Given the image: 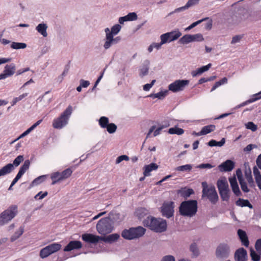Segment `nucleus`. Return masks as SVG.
Listing matches in <instances>:
<instances>
[{
    "label": "nucleus",
    "mask_w": 261,
    "mask_h": 261,
    "mask_svg": "<svg viewBox=\"0 0 261 261\" xmlns=\"http://www.w3.org/2000/svg\"><path fill=\"white\" fill-rule=\"evenodd\" d=\"M144 227L148 228L151 230L156 232L162 233L167 229V221L161 218H155L149 216L142 221Z\"/></svg>",
    "instance_id": "1"
},
{
    "label": "nucleus",
    "mask_w": 261,
    "mask_h": 261,
    "mask_svg": "<svg viewBox=\"0 0 261 261\" xmlns=\"http://www.w3.org/2000/svg\"><path fill=\"white\" fill-rule=\"evenodd\" d=\"M197 212V201L189 200L182 201L179 207V212L182 216L193 217Z\"/></svg>",
    "instance_id": "2"
},
{
    "label": "nucleus",
    "mask_w": 261,
    "mask_h": 261,
    "mask_svg": "<svg viewBox=\"0 0 261 261\" xmlns=\"http://www.w3.org/2000/svg\"><path fill=\"white\" fill-rule=\"evenodd\" d=\"M114 222L110 217H105L98 221L96 225L98 232L106 235L111 232L114 228Z\"/></svg>",
    "instance_id": "3"
},
{
    "label": "nucleus",
    "mask_w": 261,
    "mask_h": 261,
    "mask_svg": "<svg viewBox=\"0 0 261 261\" xmlns=\"http://www.w3.org/2000/svg\"><path fill=\"white\" fill-rule=\"evenodd\" d=\"M201 185L202 187V197H207L212 204H215L218 201L219 197L214 186L211 185L208 187L206 181H203Z\"/></svg>",
    "instance_id": "4"
},
{
    "label": "nucleus",
    "mask_w": 261,
    "mask_h": 261,
    "mask_svg": "<svg viewBox=\"0 0 261 261\" xmlns=\"http://www.w3.org/2000/svg\"><path fill=\"white\" fill-rule=\"evenodd\" d=\"M72 112V107L69 105L60 117L54 120L53 122V127L57 129H61L64 127L68 123Z\"/></svg>",
    "instance_id": "5"
},
{
    "label": "nucleus",
    "mask_w": 261,
    "mask_h": 261,
    "mask_svg": "<svg viewBox=\"0 0 261 261\" xmlns=\"http://www.w3.org/2000/svg\"><path fill=\"white\" fill-rule=\"evenodd\" d=\"M17 206L13 205L0 214V226L7 224L17 214Z\"/></svg>",
    "instance_id": "6"
},
{
    "label": "nucleus",
    "mask_w": 261,
    "mask_h": 261,
    "mask_svg": "<svg viewBox=\"0 0 261 261\" xmlns=\"http://www.w3.org/2000/svg\"><path fill=\"white\" fill-rule=\"evenodd\" d=\"M230 246L226 243H221L218 245L216 249L215 255L221 260L227 258L230 254Z\"/></svg>",
    "instance_id": "7"
},
{
    "label": "nucleus",
    "mask_w": 261,
    "mask_h": 261,
    "mask_svg": "<svg viewBox=\"0 0 261 261\" xmlns=\"http://www.w3.org/2000/svg\"><path fill=\"white\" fill-rule=\"evenodd\" d=\"M190 81L188 80H177L168 86L169 90L176 93L181 91L188 86Z\"/></svg>",
    "instance_id": "8"
},
{
    "label": "nucleus",
    "mask_w": 261,
    "mask_h": 261,
    "mask_svg": "<svg viewBox=\"0 0 261 261\" xmlns=\"http://www.w3.org/2000/svg\"><path fill=\"white\" fill-rule=\"evenodd\" d=\"M174 202L173 201L165 202L161 207V213L163 217L170 218L174 215Z\"/></svg>",
    "instance_id": "9"
},
{
    "label": "nucleus",
    "mask_w": 261,
    "mask_h": 261,
    "mask_svg": "<svg viewBox=\"0 0 261 261\" xmlns=\"http://www.w3.org/2000/svg\"><path fill=\"white\" fill-rule=\"evenodd\" d=\"M16 70V66L14 63L5 66L3 73L0 74V80L5 79L7 77L13 75Z\"/></svg>",
    "instance_id": "10"
},
{
    "label": "nucleus",
    "mask_w": 261,
    "mask_h": 261,
    "mask_svg": "<svg viewBox=\"0 0 261 261\" xmlns=\"http://www.w3.org/2000/svg\"><path fill=\"white\" fill-rule=\"evenodd\" d=\"M181 35V33L177 29L170 32H167L161 35L163 38L167 40V42H171L177 40Z\"/></svg>",
    "instance_id": "11"
},
{
    "label": "nucleus",
    "mask_w": 261,
    "mask_h": 261,
    "mask_svg": "<svg viewBox=\"0 0 261 261\" xmlns=\"http://www.w3.org/2000/svg\"><path fill=\"white\" fill-rule=\"evenodd\" d=\"M2 36V35H0V38H1ZM0 41L4 45L8 44L11 43L10 47L13 49H24L27 46V44L25 43L11 42V41L4 38H0Z\"/></svg>",
    "instance_id": "12"
},
{
    "label": "nucleus",
    "mask_w": 261,
    "mask_h": 261,
    "mask_svg": "<svg viewBox=\"0 0 261 261\" xmlns=\"http://www.w3.org/2000/svg\"><path fill=\"white\" fill-rule=\"evenodd\" d=\"M234 258L235 261H247L248 255L246 250L243 247L237 249L234 252Z\"/></svg>",
    "instance_id": "13"
},
{
    "label": "nucleus",
    "mask_w": 261,
    "mask_h": 261,
    "mask_svg": "<svg viewBox=\"0 0 261 261\" xmlns=\"http://www.w3.org/2000/svg\"><path fill=\"white\" fill-rule=\"evenodd\" d=\"M235 166V163L231 160H227L218 166V169L220 172H230L233 170Z\"/></svg>",
    "instance_id": "14"
},
{
    "label": "nucleus",
    "mask_w": 261,
    "mask_h": 261,
    "mask_svg": "<svg viewBox=\"0 0 261 261\" xmlns=\"http://www.w3.org/2000/svg\"><path fill=\"white\" fill-rule=\"evenodd\" d=\"M82 240L88 243L96 244L101 240V236H96L92 233H85L82 236Z\"/></svg>",
    "instance_id": "15"
},
{
    "label": "nucleus",
    "mask_w": 261,
    "mask_h": 261,
    "mask_svg": "<svg viewBox=\"0 0 261 261\" xmlns=\"http://www.w3.org/2000/svg\"><path fill=\"white\" fill-rule=\"evenodd\" d=\"M200 0H188L185 6L175 9L174 11L169 13L168 16L171 15L175 13H179L185 11L189 8L198 4Z\"/></svg>",
    "instance_id": "16"
},
{
    "label": "nucleus",
    "mask_w": 261,
    "mask_h": 261,
    "mask_svg": "<svg viewBox=\"0 0 261 261\" xmlns=\"http://www.w3.org/2000/svg\"><path fill=\"white\" fill-rule=\"evenodd\" d=\"M237 234L242 245L248 247L249 245V241L246 231L241 229H239L237 231Z\"/></svg>",
    "instance_id": "17"
},
{
    "label": "nucleus",
    "mask_w": 261,
    "mask_h": 261,
    "mask_svg": "<svg viewBox=\"0 0 261 261\" xmlns=\"http://www.w3.org/2000/svg\"><path fill=\"white\" fill-rule=\"evenodd\" d=\"M245 167V176L249 184V186L252 188L255 187L254 182L251 174V170L248 166V163L244 164Z\"/></svg>",
    "instance_id": "18"
},
{
    "label": "nucleus",
    "mask_w": 261,
    "mask_h": 261,
    "mask_svg": "<svg viewBox=\"0 0 261 261\" xmlns=\"http://www.w3.org/2000/svg\"><path fill=\"white\" fill-rule=\"evenodd\" d=\"M82 247V244L80 241H71L65 247L64 251L65 252H69L74 249H79Z\"/></svg>",
    "instance_id": "19"
},
{
    "label": "nucleus",
    "mask_w": 261,
    "mask_h": 261,
    "mask_svg": "<svg viewBox=\"0 0 261 261\" xmlns=\"http://www.w3.org/2000/svg\"><path fill=\"white\" fill-rule=\"evenodd\" d=\"M131 229L133 233L134 239L142 237L146 232V229L141 226L136 227H131Z\"/></svg>",
    "instance_id": "20"
},
{
    "label": "nucleus",
    "mask_w": 261,
    "mask_h": 261,
    "mask_svg": "<svg viewBox=\"0 0 261 261\" xmlns=\"http://www.w3.org/2000/svg\"><path fill=\"white\" fill-rule=\"evenodd\" d=\"M212 64L209 63L205 66H203L200 68H197L195 70H193L191 72V75L193 77H195L197 75H200L203 72L207 71L211 67Z\"/></svg>",
    "instance_id": "21"
},
{
    "label": "nucleus",
    "mask_w": 261,
    "mask_h": 261,
    "mask_svg": "<svg viewBox=\"0 0 261 261\" xmlns=\"http://www.w3.org/2000/svg\"><path fill=\"white\" fill-rule=\"evenodd\" d=\"M119 237L120 236L118 233H113L107 237H101V241L106 243L112 244L116 242Z\"/></svg>",
    "instance_id": "22"
},
{
    "label": "nucleus",
    "mask_w": 261,
    "mask_h": 261,
    "mask_svg": "<svg viewBox=\"0 0 261 261\" xmlns=\"http://www.w3.org/2000/svg\"><path fill=\"white\" fill-rule=\"evenodd\" d=\"M217 186L219 192L229 189V186L225 178L218 179L217 182Z\"/></svg>",
    "instance_id": "23"
},
{
    "label": "nucleus",
    "mask_w": 261,
    "mask_h": 261,
    "mask_svg": "<svg viewBox=\"0 0 261 261\" xmlns=\"http://www.w3.org/2000/svg\"><path fill=\"white\" fill-rule=\"evenodd\" d=\"M158 165L156 163H151V164L145 165L144 168L143 174L144 176H149L150 172L153 170H155L158 168Z\"/></svg>",
    "instance_id": "24"
},
{
    "label": "nucleus",
    "mask_w": 261,
    "mask_h": 261,
    "mask_svg": "<svg viewBox=\"0 0 261 261\" xmlns=\"http://www.w3.org/2000/svg\"><path fill=\"white\" fill-rule=\"evenodd\" d=\"M14 170L13 165L9 163L0 169V176H4L6 174L10 173Z\"/></svg>",
    "instance_id": "25"
},
{
    "label": "nucleus",
    "mask_w": 261,
    "mask_h": 261,
    "mask_svg": "<svg viewBox=\"0 0 261 261\" xmlns=\"http://www.w3.org/2000/svg\"><path fill=\"white\" fill-rule=\"evenodd\" d=\"M236 204L240 207H248L249 208H253V205L250 203L248 199H244L239 198L236 201Z\"/></svg>",
    "instance_id": "26"
},
{
    "label": "nucleus",
    "mask_w": 261,
    "mask_h": 261,
    "mask_svg": "<svg viewBox=\"0 0 261 261\" xmlns=\"http://www.w3.org/2000/svg\"><path fill=\"white\" fill-rule=\"evenodd\" d=\"M42 120H38L36 123L33 124L30 127L27 129L25 131H24L23 133H22L20 136L16 140H18L20 138H23L28 135L30 133H31L33 130H34L38 125H39L41 122H42Z\"/></svg>",
    "instance_id": "27"
},
{
    "label": "nucleus",
    "mask_w": 261,
    "mask_h": 261,
    "mask_svg": "<svg viewBox=\"0 0 261 261\" xmlns=\"http://www.w3.org/2000/svg\"><path fill=\"white\" fill-rule=\"evenodd\" d=\"M47 28V25L46 24L44 23H39L36 28V30L41 34L43 37H46L47 36V33L46 32V30Z\"/></svg>",
    "instance_id": "28"
},
{
    "label": "nucleus",
    "mask_w": 261,
    "mask_h": 261,
    "mask_svg": "<svg viewBox=\"0 0 261 261\" xmlns=\"http://www.w3.org/2000/svg\"><path fill=\"white\" fill-rule=\"evenodd\" d=\"M105 40L103 47L105 49H108L113 45L116 44L114 41V36L109 35L108 38H105Z\"/></svg>",
    "instance_id": "29"
},
{
    "label": "nucleus",
    "mask_w": 261,
    "mask_h": 261,
    "mask_svg": "<svg viewBox=\"0 0 261 261\" xmlns=\"http://www.w3.org/2000/svg\"><path fill=\"white\" fill-rule=\"evenodd\" d=\"M146 64H143L142 68L140 69L139 75L141 77L147 75L149 69V62L148 60L145 61Z\"/></svg>",
    "instance_id": "30"
},
{
    "label": "nucleus",
    "mask_w": 261,
    "mask_h": 261,
    "mask_svg": "<svg viewBox=\"0 0 261 261\" xmlns=\"http://www.w3.org/2000/svg\"><path fill=\"white\" fill-rule=\"evenodd\" d=\"M61 245L59 243H54L46 246L50 254L59 251L61 248Z\"/></svg>",
    "instance_id": "31"
},
{
    "label": "nucleus",
    "mask_w": 261,
    "mask_h": 261,
    "mask_svg": "<svg viewBox=\"0 0 261 261\" xmlns=\"http://www.w3.org/2000/svg\"><path fill=\"white\" fill-rule=\"evenodd\" d=\"M133 233L131 228L125 229L122 231L121 236L126 240H131L134 239Z\"/></svg>",
    "instance_id": "32"
},
{
    "label": "nucleus",
    "mask_w": 261,
    "mask_h": 261,
    "mask_svg": "<svg viewBox=\"0 0 261 261\" xmlns=\"http://www.w3.org/2000/svg\"><path fill=\"white\" fill-rule=\"evenodd\" d=\"M47 175H43L38 176V177L34 179L30 185V188H32L34 186H37L42 182H43L46 179Z\"/></svg>",
    "instance_id": "33"
},
{
    "label": "nucleus",
    "mask_w": 261,
    "mask_h": 261,
    "mask_svg": "<svg viewBox=\"0 0 261 261\" xmlns=\"http://www.w3.org/2000/svg\"><path fill=\"white\" fill-rule=\"evenodd\" d=\"M190 251L192 253V257H197L199 255V251L196 243H192L189 248Z\"/></svg>",
    "instance_id": "34"
},
{
    "label": "nucleus",
    "mask_w": 261,
    "mask_h": 261,
    "mask_svg": "<svg viewBox=\"0 0 261 261\" xmlns=\"http://www.w3.org/2000/svg\"><path fill=\"white\" fill-rule=\"evenodd\" d=\"M24 225L21 226L19 227V230L17 231H16L15 232V233H14V234H13L11 236V237L10 238L11 241L12 242H14L15 241H16L17 239H18L23 234V233L24 232Z\"/></svg>",
    "instance_id": "35"
},
{
    "label": "nucleus",
    "mask_w": 261,
    "mask_h": 261,
    "mask_svg": "<svg viewBox=\"0 0 261 261\" xmlns=\"http://www.w3.org/2000/svg\"><path fill=\"white\" fill-rule=\"evenodd\" d=\"M192 42V35L191 34H186L184 35L178 41V43L181 44H187Z\"/></svg>",
    "instance_id": "36"
},
{
    "label": "nucleus",
    "mask_w": 261,
    "mask_h": 261,
    "mask_svg": "<svg viewBox=\"0 0 261 261\" xmlns=\"http://www.w3.org/2000/svg\"><path fill=\"white\" fill-rule=\"evenodd\" d=\"M250 255L252 261H259L261 252L255 251L252 248H250Z\"/></svg>",
    "instance_id": "37"
},
{
    "label": "nucleus",
    "mask_w": 261,
    "mask_h": 261,
    "mask_svg": "<svg viewBox=\"0 0 261 261\" xmlns=\"http://www.w3.org/2000/svg\"><path fill=\"white\" fill-rule=\"evenodd\" d=\"M178 193L180 194L181 196L185 198H187L190 197L191 195L194 193V191L192 189H188L186 188L182 189L179 191Z\"/></svg>",
    "instance_id": "38"
},
{
    "label": "nucleus",
    "mask_w": 261,
    "mask_h": 261,
    "mask_svg": "<svg viewBox=\"0 0 261 261\" xmlns=\"http://www.w3.org/2000/svg\"><path fill=\"white\" fill-rule=\"evenodd\" d=\"M216 126L214 124H210L204 126L202 128L200 134H202V135H206L211 133L212 132H213Z\"/></svg>",
    "instance_id": "39"
},
{
    "label": "nucleus",
    "mask_w": 261,
    "mask_h": 261,
    "mask_svg": "<svg viewBox=\"0 0 261 261\" xmlns=\"http://www.w3.org/2000/svg\"><path fill=\"white\" fill-rule=\"evenodd\" d=\"M148 214V211L144 207H140L136 211V216L141 219Z\"/></svg>",
    "instance_id": "40"
},
{
    "label": "nucleus",
    "mask_w": 261,
    "mask_h": 261,
    "mask_svg": "<svg viewBox=\"0 0 261 261\" xmlns=\"http://www.w3.org/2000/svg\"><path fill=\"white\" fill-rule=\"evenodd\" d=\"M61 176L60 172H59L53 173L50 176V178L52 180L51 185H54L59 181L62 180V179H60L61 178Z\"/></svg>",
    "instance_id": "41"
},
{
    "label": "nucleus",
    "mask_w": 261,
    "mask_h": 261,
    "mask_svg": "<svg viewBox=\"0 0 261 261\" xmlns=\"http://www.w3.org/2000/svg\"><path fill=\"white\" fill-rule=\"evenodd\" d=\"M230 191L229 189H226L225 191L219 192V194L222 200L228 201L230 198Z\"/></svg>",
    "instance_id": "42"
},
{
    "label": "nucleus",
    "mask_w": 261,
    "mask_h": 261,
    "mask_svg": "<svg viewBox=\"0 0 261 261\" xmlns=\"http://www.w3.org/2000/svg\"><path fill=\"white\" fill-rule=\"evenodd\" d=\"M168 132L170 134H176L178 135H181L184 133V130L181 128L174 127L169 128Z\"/></svg>",
    "instance_id": "43"
},
{
    "label": "nucleus",
    "mask_w": 261,
    "mask_h": 261,
    "mask_svg": "<svg viewBox=\"0 0 261 261\" xmlns=\"http://www.w3.org/2000/svg\"><path fill=\"white\" fill-rule=\"evenodd\" d=\"M192 169V166L191 164H186L185 165L177 167L175 170L178 171L190 172Z\"/></svg>",
    "instance_id": "44"
},
{
    "label": "nucleus",
    "mask_w": 261,
    "mask_h": 261,
    "mask_svg": "<svg viewBox=\"0 0 261 261\" xmlns=\"http://www.w3.org/2000/svg\"><path fill=\"white\" fill-rule=\"evenodd\" d=\"M72 170L70 168H67L62 172H60L61 177L63 180L65 179L70 177L72 173Z\"/></svg>",
    "instance_id": "45"
},
{
    "label": "nucleus",
    "mask_w": 261,
    "mask_h": 261,
    "mask_svg": "<svg viewBox=\"0 0 261 261\" xmlns=\"http://www.w3.org/2000/svg\"><path fill=\"white\" fill-rule=\"evenodd\" d=\"M31 162L29 160H26L23 165L20 167L19 171L23 174L29 169Z\"/></svg>",
    "instance_id": "46"
},
{
    "label": "nucleus",
    "mask_w": 261,
    "mask_h": 261,
    "mask_svg": "<svg viewBox=\"0 0 261 261\" xmlns=\"http://www.w3.org/2000/svg\"><path fill=\"white\" fill-rule=\"evenodd\" d=\"M227 79L225 77H223L220 81L216 82L215 84L212 87L211 91L212 92L216 90L218 87L222 85L227 83Z\"/></svg>",
    "instance_id": "47"
},
{
    "label": "nucleus",
    "mask_w": 261,
    "mask_h": 261,
    "mask_svg": "<svg viewBox=\"0 0 261 261\" xmlns=\"http://www.w3.org/2000/svg\"><path fill=\"white\" fill-rule=\"evenodd\" d=\"M109 120L108 117L102 116L99 120V124L102 128H106L109 125Z\"/></svg>",
    "instance_id": "48"
},
{
    "label": "nucleus",
    "mask_w": 261,
    "mask_h": 261,
    "mask_svg": "<svg viewBox=\"0 0 261 261\" xmlns=\"http://www.w3.org/2000/svg\"><path fill=\"white\" fill-rule=\"evenodd\" d=\"M121 26L119 24H116L113 25L111 29V34L110 35L115 36L120 31Z\"/></svg>",
    "instance_id": "49"
},
{
    "label": "nucleus",
    "mask_w": 261,
    "mask_h": 261,
    "mask_svg": "<svg viewBox=\"0 0 261 261\" xmlns=\"http://www.w3.org/2000/svg\"><path fill=\"white\" fill-rule=\"evenodd\" d=\"M207 19H209V18L208 17H205V18H204L202 19H200L197 21H195L193 23H192L191 25H190L188 27H187L186 29H185V31H189L191 29H193V28L195 27L196 25H197L198 24H200V23H201L202 22H203V21H205V20H206Z\"/></svg>",
    "instance_id": "50"
},
{
    "label": "nucleus",
    "mask_w": 261,
    "mask_h": 261,
    "mask_svg": "<svg viewBox=\"0 0 261 261\" xmlns=\"http://www.w3.org/2000/svg\"><path fill=\"white\" fill-rule=\"evenodd\" d=\"M24 160V157L22 155H19L17 156L13 161V163L12 164L13 165L14 167L15 168L18 166Z\"/></svg>",
    "instance_id": "51"
},
{
    "label": "nucleus",
    "mask_w": 261,
    "mask_h": 261,
    "mask_svg": "<svg viewBox=\"0 0 261 261\" xmlns=\"http://www.w3.org/2000/svg\"><path fill=\"white\" fill-rule=\"evenodd\" d=\"M49 255H50V252L48 251V249H47V248L46 246L42 249H41L40 251V256L42 258H44L48 256Z\"/></svg>",
    "instance_id": "52"
},
{
    "label": "nucleus",
    "mask_w": 261,
    "mask_h": 261,
    "mask_svg": "<svg viewBox=\"0 0 261 261\" xmlns=\"http://www.w3.org/2000/svg\"><path fill=\"white\" fill-rule=\"evenodd\" d=\"M161 42L160 43H152V44L153 46V48H156L157 49H160L161 46L167 43V40L165 38H163L162 36H160Z\"/></svg>",
    "instance_id": "53"
},
{
    "label": "nucleus",
    "mask_w": 261,
    "mask_h": 261,
    "mask_svg": "<svg viewBox=\"0 0 261 261\" xmlns=\"http://www.w3.org/2000/svg\"><path fill=\"white\" fill-rule=\"evenodd\" d=\"M28 95V93H23L20 95H19L18 97H15L13 100L12 101V102H11V106H14V105H15L16 104V103L22 100L23 98H24L25 97H26Z\"/></svg>",
    "instance_id": "54"
},
{
    "label": "nucleus",
    "mask_w": 261,
    "mask_h": 261,
    "mask_svg": "<svg viewBox=\"0 0 261 261\" xmlns=\"http://www.w3.org/2000/svg\"><path fill=\"white\" fill-rule=\"evenodd\" d=\"M107 131L110 134H113L115 133L117 129V126L113 123H109L108 126L106 127Z\"/></svg>",
    "instance_id": "55"
},
{
    "label": "nucleus",
    "mask_w": 261,
    "mask_h": 261,
    "mask_svg": "<svg viewBox=\"0 0 261 261\" xmlns=\"http://www.w3.org/2000/svg\"><path fill=\"white\" fill-rule=\"evenodd\" d=\"M128 21H134L137 19L138 16L135 12H130L125 15Z\"/></svg>",
    "instance_id": "56"
},
{
    "label": "nucleus",
    "mask_w": 261,
    "mask_h": 261,
    "mask_svg": "<svg viewBox=\"0 0 261 261\" xmlns=\"http://www.w3.org/2000/svg\"><path fill=\"white\" fill-rule=\"evenodd\" d=\"M246 128L251 130L252 132H255L257 129V126L252 122H248L245 124Z\"/></svg>",
    "instance_id": "57"
},
{
    "label": "nucleus",
    "mask_w": 261,
    "mask_h": 261,
    "mask_svg": "<svg viewBox=\"0 0 261 261\" xmlns=\"http://www.w3.org/2000/svg\"><path fill=\"white\" fill-rule=\"evenodd\" d=\"M192 42L194 41H202L204 40L202 35L200 33L192 35Z\"/></svg>",
    "instance_id": "58"
},
{
    "label": "nucleus",
    "mask_w": 261,
    "mask_h": 261,
    "mask_svg": "<svg viewBox=\"0 0 261 261\" xmlns=\"http://www.w3.org/2000/svg\"><path fill=\"white\" fill-rule=\"evenodd\" d=\"M253 173L254 176L255 180L261 178V174L258 170V167L254 166L253 168Z\"/></svg>",
    "instance_id": "59"
},
{
    "label": "nucleus",
    "mask_w": 261,
    "mask_h": 261,
    "mask_svg": "<svg viewBox=\"0 0 261 261\" xmlns=\"http://www.w3.org/2000/svg\"><path fill=\"white\" fill-rule=\"evenodd\" d=\"M242 190L245 193H248L249 191V189L247 187V183L245 182L244 179L239 181Z\"/></svg>",
    "instance_id": "60"
},
{
    "label": "nucleus",
    "mask_w": 261,
    "mask_h": 261,
    "mask_svg": "<svg viewBox=\"0 0 261 261\" xmlns=\"http://www.w3.org/2000/svg\"><path fill=\"white\" fill-rule=\"evenodd\" d=\"M70 62H71V61H69L68 64L65 66L64 70L61 75L62 79H63V77L64 76H65L67 75V73L68 72L70 67Z\"/></svg>",
    "instance_id": "61"
},
{
    "label": "nucleus",
    "mask_w": 261,
    "mask_h": 261,
    "mask_svg": "<svg viewBox=\"0 0 261 261\" xmlns=\"http://www.w3.org/2000/svg\"><path fill=\"white\" fill-rule=\"evenodd\" d=\"M168 94V90H166L164 91H161L156 93L158 98L159 99H163Z\"/></svg>",
    "instance_id": "62"
},
{
    "label": "nucleus",
    "mask_w": 261,
    "mask_h": 261,
    "mask_svg": "<svg viewBox=\"0 0 261 261\" xmlns=\"http://www.w3.org/2000/svg\"><path fill=\"white\" fill-rule=\"evenodd\" d=\"M129 157L126 155H121L117 157L116 160V164H119L123 161H128Z\"/></svg>",
    "instance_id": "63"
},
{
    "label": "nucleus",
    "mask_w": 261,
    "mask_h": 261,
    "mask_svg": "<svg viewBox=\"0 0 261 261\" xmlns=\"http://www.w3.org/2000/svg\"><path fill=\"white\" fill-rule=\"evenodd\" d=\"M255 248L257 252H261V238L257 239L255 244Z\"/></svg>",
    "instance_id": "64"
}]
</instances>
